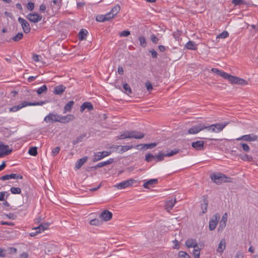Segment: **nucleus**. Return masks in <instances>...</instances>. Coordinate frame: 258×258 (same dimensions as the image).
Returning a JSON list of instances; mask_svg holds the SVG:
<instances>
[{
  "instance_id": "obj_64",
  "label": "nucleus",
  "mask_w": 258,
  "mask_h": 258,
  "mask_svg": "<svg viewBox=\"0 0 258 258\" xmlns=\"http://www.w3.org/2000/svg\"><path fill=\"white\" fill-rule=\"evenodd\" d=\"M28 257V254L27 252H23L20 255V258H27Z\"/></svg>"
},
{
  "instance_id": "obj_39",
  "label": "nucleus",
  "mask_w": 258,
  "mask_h": 258,
  "mask_svg": "<svg viewBox=\"0 0 258 258\" xmlns=\"http://www.w3.org/2000/svg\"><path fill=\"white\" fill-rule=\"evenodd\" d=\"M153 160H155V156L151 153H148L146 155L145 160L148 162H151Z\"/></svg>"
},
{
  "instance_id": "obj_24",
  "label": "nucleus",
  "mask_w": 258,
  "mask_h": 258,
  "mask_svg": "<svg viewBox=\"0 0 258 258\" xmlns=\"http://www.w3.org/2000/svg\"><path fill=\"white\" fill-rule=\"evenodd\" d=\"M88 157L85 156L79 159L76 163L75 167L78 169H80L82 165L87 161Z\"/></svg>"
},
{
  "instance_id": "obj_48",
  "label": "nucleus",
  "mask_w": 258,
  "mask_h": 258,
  "mask_svg": "<svg viewBox=\"0 0 258 258\" xmlns=\"http://www.w3.org/2000/svg\"><path fill=\"white\" fill-rule=\"evenodd\" d=\"M157 145V143H152L150 144H145L144 145H142L143 147H145V149H152L154 147H156Z\"/></svg>"
},
{
  "instance_id": "obj_22",
  "label": "nucleus",
  "mask_w": 258,
  "mask_h": 258,
  "mask_svg": "<svg viewBox=\"0 0 258 258\" xmlns=\"http://www.w3.org/2000/svg\"><path fill=\"white\" fill-rule=\"evenodd\" d=\"M226 247V241L225 239H222L218 246V248L217 249V251L218 252L222 253L224 250H225Z\"/></svg>"
},
{
  "instance_id": "obj_18",
  "label": "nucleus",
  "mask_w": 258,
  "mask_h": 258,
  "mask_svg": "<svg viewBox=\"0 0 258 258\" xmlns=\"http://www.w3.org/2000/svg\"><path fill=\"white\" fill-rule=\"evenodd\" d=\"M185 245L187 248L194 247L195 248L198 247L196 240L192 238L188 239L185 242Z\"/></svg>"
},
{
  "instance_id": "obj_51",
  "label": "nucleus",
  "mask_w": 258,
  "mask_h": 258,
  "mask_svg": "<svg viewBox=\"0 0 258 258\" xmlns=\"http://www.w3.org/2000/svg\"><path fill=\"white\" fill-rule=\"evenodd\" d=\"M134 146H122L121 151V152H124L128 150H130L132 148H133Z\"/></svg>"
},
{
  "instance_id": "obj_30",
  "label": "nucleus",
  "mask_w": 258,
  "mask_h": 258,
  "mask_svg": "<svg viewBox=\"0 0 258 258\" xmlns=\"http://www.w3.org/2000/svg\"><path fill=\"white\" fill-rule=\"evenodd\" d=\"M113 162V159L110 158L108 160L104 162H99L97 164V166H99V168L110 164Z\"/></svg>"
},
{
  "instance_id": "obj_7",
  "label": "nucleus",
  "mask_w": 258,
  "mask_h": 258,
  "mask_svg": "<svg viewBox=\"0 0 258 258\" xmlns=\"http://www.w3.org/2000/svg\"><path fill=\"white\" fill-rule=\"evenodd\" d=\"M220 216L217 213L213 216L209 222V228L210 230L212 231L216 228Z\"/></svg>"
},
{
  "instance_id": "obj_54",
  "label": "nucleus",
  "mask_w": 258,
  "mask_h": 258,
  "mask_svg": "<svg viewBox=\"0 0 258 258\" xmlns=\"http://www.w3.org/2000/svg\"><path fill=\"white\" fill-rule=\"evenodd\" d=\"M146 86L148 91L150 92L153 89V86L151 83L150 81H147L146 82Z\"/></svg>"
},
{
  "instance_id": "obj_56",
  "label": "nucleus",
  "mask_w": 258,
  "mask_h": 258,
  "mask_svg": "<svg viewBox=\"0 0 258 258\" xmlns=\"http://www.w3.org/2000/svg\"><path fill=\"white\" fill-rule=\"evenodd\" d=\"M205 129H206L208 131H211L212 132H215V131H216V130L215 129L214 127V125L213 124H212L211 125H209V126H206L205 124V128H204V130Z\"/></svg>"
},
{
  "instance_id": "obj_49",
  "label": "nucleus",
  "mask_w": 258,
  "mask_h": 258,
  "mask_svg": "<svg viewBox=\"0 0 258 258\" xmlns=\"http://www.w3.org/2000/svg\"><path fill=\"white\" fill-rule=\"evenodd\" d=\"M90 224L91 225L98 226L100 224V221L97 219H94L90 221Z\"/></svg>"
},
{
  "instance_id": "obj_33",
  "label": "nucleus",
  "mask_w": 258,
  "mask_h": 258,
  "mask_svg": "<svg viewBox=\"0 0 258 258\" xmlns=\"http://www.w3.org/2000/svg\"><path fill=\"white\" fill-rule=\"evenodd\" d=\"M185 47L187 49L190 50H196L197 47L196 46L194 42L189 41L185 45Z\"/></svg>"
},
{
  "instance_id": "obj_29",
  "label": "nucleus",
  "mask_w": 258,
  "mask_h": 258,
  "mask_svg": "<svg viewBox=\"0 0 258 258\" xmlns=\"http://www.w3.org/2000/svg\"><path fill=\"white\" fill-rule=\"evenodd\" d=\"M88 31L85 29H82L79 33V39L82 40L85 39V37L88 34Z\"/></svg>"
},
{
  "instance_id": "obj_5",
  "label": "nucleus",
  "mask_w": 258,
  "mask_h": 258,
  "mask_svg": "<svg viewBox=\"0 0 258 258\" xmlns=\"http://www.w3.org/2000/svg\"><path fill=\"white\" fill-rule=\"evenodd\" d=\"M13 151L12 149H10L8 145H6L2 143H0V158L9 155Z\"/></svg>"
},
{
  "instance_id": "obj_52",
  "label": "nucleus",
  "mask_w": 258,
  "mask_h": 258,
  "mask_svg": "<svg viewBox=\"0 0 258 258\" xmlns=\"http://www.w3.org/2000/svg\"><path fill=\"white\" fill-rule=\"evenodd\" d=\"M131 34L130 31L128 30L122 31L119 33L120 37H127Z\"/></svg>"
},
{
  "instance_id": "obj_23",
  "label": "nucleus",
  "mask_w": 258,
  "mask_h": 258,
  "mask_svg": "<svg viewBox=\"0 0 258 258\" xmlns=\"http://www.w3.org/2000/svg\"><path fill=\"white\" fill-rule=\"evenodd\" d=\"M228 122H226L224 123H216V124H213L214 127L216 131H215V133H219L222 131V130L228 124Z\"/></svg>"
},
{
  "instance_id": "obj_46",
  "label": "nucleus",
  "mask_w": 258,
  "mask_h": 258,
  "mask_svg": "<svg viewBox=\"0 0 258 258\" xmlns=\"http://www.w3.org/2000/svg\"><path fill=\"white\" fill-rule=\"evenodd\" d=\"M226 222L222 220L220 221L219 226L218 228V231H222L223 230L226 226Z\"/></svg>"
},
{
  "instance_id": "obj_44",
  "label": "nucleus",
  "mask_w": 258,
  "mask_h": 258,
  "mask_svg": "<svg viewBox=\"0 0 258 258\" xmlns=\"http://www.w3.org/2000/svg\"><path fill=\"white\" fill-rule=\"evenodd\" d=\"M197 248L194 249L192 254L194 256V258H200V249L198 247Z\"/></svg>"
},
{
  "instance_id": "obj_45",
  "label": "nucleus",
  "mask_w": 258,
  "mask_h": 258,
  "mask_svg": "<svg viewBox=\"0 0 258 258\" xmlns=\"http://www.w3.org/2000/svg\"><path fill=\"white\" fill-rule=\"evenodd\" d=\"M229 35V33L227 31H224L218 35L216 37V38H225L227 37Z\"/></svg>"
},
{
  "instance_id": "obj_42",
  "label": "nucleus",
  "mask_w": 258,
  "mask_h": 258,
  "mask_svg": "<svg viewBox=\"0 0 258 258\" xmlns=\"http://www.w3.org/2000/svg\"><path fill=\"white\" fill-rule=\"evenodd\" d=\"M239 145L242 147L243 151L244 152H248L250 151V148L247 144L240 143Z\"/></svg>"
},
{
  "instance_id": "obj_37",
  "label": "nucleus",
  "mask_w": 258,
  "mask_h": 258,
  "mask_svg": "<svg viewBox=\"0 0 258 258\" xmlns=\"http://www.w3.org/2000/svg\"><path fill=\"white\" fill-rule=\"evenodd\" d=\"M28 153L32 156H35L37 155V148L36 147H32L29 148Z\"/></svg>"
},
{
  "instance_id": "obj_60",
  "label": "nucleus",
  "mask_w": 258,
  "mask_h": 258,
  "mask_svg": "<svg viewBox=\"0 0 258 258\" xmlns=\"http://www.w3.org/2000/svg\"><path fill=\"white\" fill-rule=\"evenodd\" d=\"M173 242V243L174 244V245L173 246V248L174 249H178L179 248V244L178 240L175 239Z\"/></svg>"
},
{
  "instance_id": "obj_4",
  "label": "nucleus",
  "mask_w": 258,
  "mask_h": 258,
  "mask_svg": "<svg viewBox=\"0 0 258 258\" xmlns=\"http://www.w3.org/2000/svg\"><path fill=\"white\" fill-rule=\"evenodd\" d=\"M179 151V149H174L171 150L166 153H163L162 152H159L157 156H155V160L156 162L162 161L164 160V157H170L178 153Z\"/></svg>"
},
{
  "instance_id": "obj_8",
  "label": "nucleus",
  "mask_w": 258,
  "mask_h": 258,
  "mask_svg": "<svg viewBox=\"0 0 258 258\" xmlns=\"http://www.w3.org/2000/svg\"><path fill=\"white\" fill-rule=\"evenodd\" d=\"M134 182H135L134 179H130L128 180L123 181L117 184H116L114 185V186L118 189H121L132 186Z\"/></svg>"
},
{
  "instance_id": "obj_17",
  "label": "nucleus",
  "mask_w": 258,
  "mask_h": 258,
  "mask_svg": "<svg viewBox=\"0 0 258 258\" xmlns=\"http://www.w3.org/2000/svg\"><path fill=\"white\" fill-rule=\"evenodd\" d=\"M85 109H87L88 111H91L93 109V106L91 103L89 102H85L83 103L80 106V111L83 112Z\"/></svg>"
},
{
  "instance_id": "obj_3",
  "label": "nucleus",
  "mask_w": 258,
  "mask_h": 258,
  "mask_svg": "<svg viewBox=\"0 0 258 258\" xmlns=\"http://www.w3.org/2000/svg\"><path fill=\"white\" fill-rule=\"evenodd\" d=\"M212 180L217 184H220L222 182H231V178L227 177L225 175L220 173H213L211 175Z\"/></svg>"
},
{
  "instance_id": "obj_6",
  "label": "nucleus",
  "mask_w": 258,
  "mask_h": 258,
  "mask_svg": "<svg viewBox=\"0 0 258 258\" xmlns=\"http://www.w3.org/2000/svg\"><path fill=\"white\" fill-rule=\"evenodd\" d=\"M205 124L203 123H199L196 124L189 129L187 131L188 134H196L204 130Z\"/></svg>"
},
{
  "instance_id": "obj_15",
  "label": "nucleus",
  "mask_w": 258,
  "mask_h": 258,
  "mask_svg": "<svg viewBox=\"0 0 258 258\" xmlns=\"http://www.w3.org/2000/svg\"><path fill=\"white\" fill-rule=\"evenodd\" d=\"M192 148L198 151H201L204 149V142L202 141H198L191 143Z\"/></svg>"
},
{
  "instance_id": "obj_63",
  "label": "nucleus",
  "mask_w": 258,
  "mask_h": 258,
  "mask_svg": "<svg viewBox=\"0 0 258 258\" xmlns=\"http://www.w3.org/2000/svg\"><path fill=\"white\" fill-rule=\"evenodd\" d=\"M235 258H243L242 253L240 251H238L236 254Z\"/></svg>"
},
{
  "instance_id": "obj_19",
  "label": "nucleus",
  "mask_w": 258,
  "mask_h": 258,
  "mask_svg": "<svg viewBox=\"0 0 258 258\" xmlns=\"http://www.w3.org/2000/svg\"><path fill=\"white\" fill-rule=\"evenodd\" d=\"M66 89V87L62 85H59L54 87L53 93L56 95H61Z\"/></svg>"
},
{
  "instance_id": "obj_53",
  "label": "nucleus",
  "mask_w": 258,
  "mask_h": 258,
  "mask_svg": "<svg viewBox=\"0 0 258 258\" xmlns=\"http://www.w3.org/2000/svg\"><path fill=\"white\" fill-rule=\"evenodd\" d=\"M232 3L235 6H238L244 4L243 0H232Z\"/></svg>"
},
{
  "instance_id": "obj_16",
  "label": "nucleus",
  "mask_w": 258,
  "mask_h": 258,
  "mask_svg": "<svg viewBox=\"0 0 258 258\" xmlns=\"http://www.w3.org/2000/svg\"><path fill=\"white\" fill-rule=\"evenodd\" d=\"M120 7L119 5H116L113 8H112L111 11L107 13V15H110V17H111V19L113 18L120 11Z\"/></svg>"
},
{
  "instance_id": "obj_36",
  "label": "nucleus",
  "mask_w": 258,
  "mask_h": 258,
  "mask_svg": "<svg viewBox=\"0 0 258 258\" xmlns=\"http://www.w3.org/2000/svg\"><path fill=\"white\" fill-rule=\"evenodd\" d=\"M127 138H130L129 131L124 132L123 134L116 137V140H123Z\"/></svg>"
},
{
  "instance_id": "obj_32",
  "label": "nucleus",
  "mask_w": 258,
  "mask_h": 258,
  "mask_svg": "<svg viewBox=\"0 0 258 258\" xmlns=\"http://www.w3.org/2000/svg\"><path fill=\"white\" fill-rule=\"evenodd\" d=\"M15 178H16V174L12 173L11 174H7V175H4L0 178V179L2 180H9L10 179H15Z\"/></svg>"
},
{
  "instance_id": "obj_2",
  "label": "nucleus",
  "mask_w": 258,
  "mask_h": 258,
  "mask_svg": "<svg viewBox=\"0 0 258 258\" xmlns=\"http://www.w3.org/2000/svg\"><path fill=\"white\" fill-rule=\"evenodd\" d=\"M211 71L221 77L227 79L231 84H239L245 85L248 84L247 82L241 78L228 74L223 71H220L216 68H212Z\"/></svg>"
},
{
  "instance_id": "obj_21",
  "label": "nucleus",
  "mask_w": 258,
  "mask_h": 258,
  "mask_svg": "<svg viewBox=\"0 0 258 258\" xmlns=\"http://www.w3.org/2000/svg\"><path fill=\"white\" fill-rule=\"evenodd\" d=\"M109 16L110 15H107V14L105 15H98L96 18V20L97 21L100 22L109 21L111 20V17H110Z\"/></svg>"
},
{
  "instance_id": "obj_11",
  "label": "nucleus",
  "mask_w": 258,
  "mask_h": 258,
  "mask_svg": "<svg viewBox=\"0 0 258 258\" xmlns=\"http://www.w3.org/2000/svg\"><path fill=\"white\" fill-rule=\"evenodd\" d=\"M26 18L30 22L34 23H37L42 19V16L37 13H30L27 16Z\"/></svg>"
},
{
  "instance_id": "obj_12",
  "label": "nucleus",
  "mask_w": 258,
  "mask_h": 258,
  "mask_svg": "<svg viewBox=\"0 0 258 258\" xmlns=\"http://www.w3.org/2000/svg\"><path fill=\"white\" fill-rule=\"evenodd\" d=\"M257 136L254 134H249L243 135L241 137L237 138L236 140L237 141L243 140L247 142H252L257 140Z\"/></svg>"
},
{
  "instance_id": "obj_34",
  "label": "nucleus",
  "mask_w": 258,
  "mask_h": 258,
  "mask_svg": "<svg viewBox=\"0 0 258 258\" xmlns=\"http://www.w3.org/2000/svg\"><path fill=\"white\" fill-rule=\"evenodd\" d=\"M240 159L243 161H252L253 158L251 156L247 154H240L239 155Z\"/></svg>"
},
{
  "instance_id": "obj_47",
  "label": "nucleus",
  "mask_w": 258,
  "mask_h": 258,
  "mask_svg": "<svg viewBox=\"0 0 258 258\" xmlns=\"http://www.w3.org/2000/svg\"><path fill=\"white\" fill-rule=\"evenodd\" d=\"M139 39L140 40V45L142 47H145L147 45V42L144 36H140L139 37Z\"/></svg>"
},
{
  "instance_id": "obj_38",
  "label": "nucleus",
  "mask_w": 258,
  "mask_h": 258,
  "mask_svg": "<svg viewBox=\"0 0 258 258\" xmlns=\"http://www.w3.org/2000/svg\"><path fill=\"white\" fill-rule=\"evenodd\" d=\"M85 134H83L77 137L75 140L73 141V145H75L80 142H81L83 141V139L85 137Z\"/></svg>"
},
{
  "instance_id": "obj_1",
  "label": "nucleus",
  "mask_w": 258,
  "mask_h": 258,
  "mask_svg": "<svg viewBox=\"0 0 258 258\" xmlns=\"http://www.w3.org/2000/svg\"><path fill=\"white\" fill-rule=\"evenodd\" d=\"M75 117L72 114H68L66 116H62L57 113H49L44 118V121L46 123H53L54 122H59L60 123H66L71 120H73Z\"/></svg>"
},
{
  "instance_id": "obj_55",
  "label": "nucleus",
  "mask_w": 258,
  "mask_h": 258,
  "mask_svg": "<svg viewBox=\"0 0 258 258\" xmlns=\"http://www.w3.org/2000/svg\"><path fill=\"white\" fill-rule=\"evenodd\" d=\"M150 39L152 42L154 44H157L159 40L158 38H157V37H156L154 34L151 35Z\"/></svg>"
},
{
  "instance_id": "obj_62",
  "label": "nucleus",
  "mask_w": 258,
  "mask_h": 258,
  "mask_svg": "<svg viewBox=\"0 0 258 258\" xmlns=\"http://www.w3.org/2000/svg\"><path fill=\"white\" fill-rule=\"evenodd\" d=\"M39 10L41 12H44L46 10V6L44 4H42L40 6Z\"/></svg>"
},
{
  "instance_id": "obj_14",
  "label": "nucleus",
  "mask_w": 258,
  "mask_h": 258,
  "mask_svg": "<svg viewBox=\"0 0 258 258\" xmlns=\"http://www.w3.org/2000/svg\"><path fill=\"white\" fill-rule=\"evenodd\" d=\"M130 138H135L137 139H142L145 137L144 134L135 131H129Z\"/></svg>"
},
{
  "instance_id": "obj_25",
  "label": "nucleus",
  "mask_w": 258,
  "mask_h": 258,
  "mask_svg": "<svg viewBox=\"0 0 258 258\" xmlns=\"http://www.w3.org/2000/svg\"><path fill=\"white\" fill-rule=\"evenodd\" d=\"M158 183V179H151L149 180L148 181L145 182L143 184V186L145 188H149V185H152V184H155Z\"/></svg>"
},
{
  "instance_id": "obj_41",
  "label": "nucleus",
  "mask_w": 258,
  "mask_h": 258,
  "mask_svg": "<svg viewBox=\"0 0 258 258\" xmlns=\"http://www.w3.org/2000/svg\"><path fill=\"white\" fill-rule=\"evenodd\" d=\"M23 37V34L22 32L18 33L17 35L12 38V39L14 41H18L21 40Z\"/></svg>"
},
{
  "instance_id": "obj_57",
  "label": "nucleus",
  "mask_w": 258,
  "mask_h": 258,
  "mask_svg": "<svg viewBox=\"0 0 258 258\" xmlns=\"http://www.w3.org/2000/svg\"><path fill=\"white\" fill-rule=\"evenodd\" d=\"M27 8L29 11H32L34 9V3L32 2H29L27 4Z\"/></svg>"
},
{
  "instance_id": "obj_50",
  "label": "nucleus",
  "mask_w": 258,
  "mask_h": 258,
  "mask_svg": "<svg viewBox=\"0 0 258 258\" xmlns=\"http://www.w3.org/2000/svg\"><path fill=\"white\" fill-rule=\"evenodd\" d=\"M60 151V147H56L54 148H53L51 152L52 156L54 157Z\"/></svg>"
},
{
  "instance_id": "obj_59",
  "label": "nucleus",
  "mask_w": 258,
  "mask_h": 258,
  "mask_svg": "<svg viewBox=\"0 0 258 258\" xmlns=\"http://www.w3.org/2000/svg\"><path fill=\"white\" fill-rule=\"evenodd\" d=\"M20 104H21V105H22V107H24L27 106H33V104H33V102H27V101H24L23 103H20Z\"/></svg>"
},
{
  "instance_id": "obj_27",
  "label": "nucleus",
  "mask_w": 258,
  "mask_h": 258,
  "mask_svg": "<svg viewBox=\"0 0 258 258\" xmlns=\"http://www.w3.org/2000/svg\"><path fill=\"white\" fill-rule=\"evenodd\" d=\"M49 224L47 223H43L39 225L38 227L34 228V230H39L40 232L44 231L48 227Z\"/></svg>"
},
{
  "instance_id": "obj_10",
  "label": "nucleus",
  "mask_w": 258,
  "mask_h": 258,
  "mask_svg": "<svg viewBox=\"0 0 258 258\" xmlns=\"http://www.w3.org/2000/svg\"><path fill=\"white\" fill-rule=\"evenodd\" d=\"M18 21L21 24L24 32L25 33H29L31 30V28L28 22L21 17L18 18Z\"/></svg>"
},
{
  "instance_id": "obj_43",
  "label": "nucleus",
  "mask_w": 258,
  "mask_h": 258,
  "mask_svg": "<svg viewBox=\"0 0 258 258\" xmlns=\"http://www.w3.org/2000/svg\"><path fill=\"white\" fill-rule=\"evenodd\" d=\"M10 191L13 194H20L21 192V189L19 187H12L11 188Z\"/></svg>"
},
{
  "instance_id": "obj_61",
  "label": "nucleus",
  "mask_w": 258,
  "mask_h": 258,
  "mask_svg": "<svg viewBox=\"0 0 258 258\" xmlns=\"http://www.w3.org/2000/svg\"><path fill=\"white\" fill-rule=\"evenodd\" d=\"M150 52L153 58H156L157 57V52L154 49L150 50Z\"/></svg>"
},
{
  "instance_id": "obj_26",
  "label": "nucleus",
  "mask_w": 258,
  "mask_h": 258,
  "mask_svg": "<svg viewBox=\"0 0 258 258\" xmlns=\"http://www.w3.org/2000/svg\"><path fill=\"white\" fill-rule=\"evenodd\" d=\"M74 104V102L73 101H69L64 107L63 113L70 111Z\"/></svg>"
},
{
  "instance_id": "obj_40",
  "label": "nucleus",
  "mask_w": 258,
  "mask_h": 258,
  "mask_svg": "<svg viewBox=\"0 0 258 258\" xmlns=\"http://www.w3.org/2000/svg\"><path fill=\"white\" fill-rule=\"evenodd\" d=\"M178 256L179 258H190L189 255L186 252L180 251L178 252Z\"/></svg>"
},
{
  "instance_id": "obj_35",
  "label": "nucleus",
  "mask_w": 258,
  "mask_h": 258,
  "mask_svg": "<svg viewBox=\"0 0 258 258\" xmlns=\"http://www.w3.org/2000/svg\"><path fill=\"white\" fill-rule=\"evenodd\" d=\"M47 91V87L46 85H44L42 86L41 87H39L36 91L38 95H40L42 93H46Z\"/></svg>"
},
{
  "instance_id": "obj_58",
  "label": "nucleus",
  "mask_w": 258,
  "mask_h": 258,
  "mask_svg": "<svg viewBox=\"0 0 258 258\" xmlns=\"http://www.w3.org/2000/svg\"><path fill=\"white\" fill-rule=\"evenodd\" d=\"M47 102V101H41L39 102H33V106H36V105H43V104H45Z\"/></svg>"
},
{
  "instance_id": "obj_31",
  "label": "nucleus",
  "mask_w": 258,
  "mask_h": 258,
  "mask_svg": "<svg viewBox=\"0 0 258 258\" xmlns=\"http://www.w3.org/2000/svg\"><path fill=\"white\" fill-rule=\"evenodd\" d=\"M123 88L124 90V93L129 95L130 94L132 93V89L130 85L127 83L123 84Z\"/></svg>"
},
{
  "instance_id": "obj_13",
  "label": "nucleus",
  "mask_w": 258,
  "mask_h": 258,
  "mask_svg": "<svg viewBox=\"0 0 258 258\" xmlns=\"http://www.w3.org/2000/svg\"><path fill=\"white\" fill-rule=\"evenodd\" d=\"M112 213L107 210L102 212L99 216V217L105 221L110 220L112 218Z\"/></svg>"
},
{
  "instance_id": "obj_28",
  "label": "nucleus",
  "mask_w": 258,
  "mask_h": 258,
  "mask_svg": "<svg viewBox=\"0 0 258 258\" xmlns=\"http://www.w3.org/2000/svg\"><path fill=\"white\" fill-rule=\"evenodd\" d=\"M208 205V200L207 199H204L203 200V203L201 204V209L202 210L203 214H204L207 212Z\"/></svg>"
},
{
  "instance_id": "obj_20",
  "label": "nucleus",
  "mask_w": 258,
  "mask_h": 258,
  "mask_svg": "<svg viewBox=\"0 0 258 258\" xmlns=\"http://www.w3.org/2000/svg\"><path fill=\"white\" fill-rule=\"evenodd\" d=\"M176 203V198H174V200H173L172 199L168 200L166 202L165 205L166 209H167V211H169L173 208Z\"/></svg>"
},
{
  "instance_id": "obj_9",
  "label": "nucleus",
  "mask_w": 258,
  "mask_h": 258,
  "mask_svg": "<svg viewBox=\"0 0 258 258\" xmlns=\"http://www.w3.org/2000/svg\"><path fill=\"white\" fill-rule=\"evenodd\" d=\"M111 151H103L101 152L95 153L94 154V158L93 159V162H97L103 158L109 156L111 154Z\"/></svg>"
}]
</instances>
